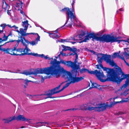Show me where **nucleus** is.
Wrapping results in <instances>:
<instances>
[{
	"label": "nucleus",
	"mask_w": 129,
	"mask_h": 129,
	"mask_svg": "<svg viewBox=\"0 0 129 129\" xmlns=\"http://www.w3.org/2000/svg\"><path fill=\"white\" fill-rule=\"evenodd\" d=\"M61 63L69 67H71L74 71H76V74L77 70L79 71V70H80V72L81 73L88 72V70L85 68L80 69L79 65H77L75 63L71 61H66L62 59H60V61H58L56 62L52 61V64L53 65V67H52L51 70L50 68H48L47 70L48 71L47 73L48 74L51 73L52 75L55 77L58 76L60 74L62 73V77L69 81V82L67 83L60 90H57L64 82L61 83L58 87L48 91L45 94L33 95V98L36 99L34 100H38L48 98H53V97H52V95L62 91L68 87L70 84L78 82L84 79V77H76V75L75 77L73 76L72 74L70 72L67 71L63 67L60 66V64Z\"/></svg>",
	"instance_id": "nucleus-1"
},
{
	"label": "nucleus",
	"mask_w": 129,
	"mask_h": 129,
	"mask_svg": "<svg viewBox=\"0 0 129 129\" xmlns=\"http://www.w3.org/2000/svg\"><path fill=\"white\" fill-rule=\"evenodd\" d=\"M104 70L107 73V81H111L119 83L122 80L128 77L125 83L120 87L118 90V91L124 90V89L129 85V74H125L122 71L121 68L118 66H116L112 69L104 68Z\"/></svg>",
	"instance_id": "nucleus-2"
},
{
	"label": "nucleus",
	"mask_w": 129,
	"mask_h": 129,
	"mask_svg": "<svg viewBox=\"0 0 129 129\" xmlns=\"http://www.w3.org/2000/svg\"><path fill=\"white\" fill-rule=\"evenodd\" d=\"M57 61L56 59H55L51 61L50 62V64H51V66L50 67H48L47 68H41L40 69H39L37 70H34L33 71H24L23 72H21L20 71H18L17 73H22L23 74H24L26 75H29L31 74H34L35 76H36L37 74H45L47 75H50V76H44V77H43V76L41 75L40 76V77L41 78V81L42 82H43L45 79H47V78H51V75H52L54 77H59L60 75L61 74H60L57 77L55 76L54 75L52 74L51 73L49 74H48L47 73V72L48 71L47 70L48 68H50L51 70L52 69V67H53V65L52 64V61H54V62H56V61Z\"/></svg>",
	"instance_id": "nucleus-3"
},
{
	"label": "nucleus",
	"mask_w": 129,
	"mask_h": 129,
	"mask_svg": "<svg viewBox=\"0 0 129 129\" xmlns=\"http://www.w3.org/2000/svg\"><path fill=\"white\" fill-rule=\"evenodd\" d=\"M61 11L62 12L65 13L66 14L67 20L64 24L61 26L62 28L64 26L69 27L71 28L72 25L74 24L73 21L75 20L77 22V25L80 24V22L76 19L74 13V10H73L71 11L68 8H64L62 9Z\"/></svg>",
	"instance_id": "nucleus-4"
},
{
	"label": "nucleus",
	"mask_w": 129,
	"mask_h": 129,
	"mask_svg": "<svg viewBox=\"0 0 129 129\" xmlns=\"http://www.w3.org/2000/svg\"><path fill=\"white\" fill-rule=\"evenodd\" d=\"M90 103L84 104L79 106V108H73L70 110H88L92 111L94 110L95 111H102L105 109L106 108L108 107V105L104 103L99 104H95V103L93 104V105H96L97 106L95 107H91L90 105Z\"/></svg>",
	"instance_id": "nucleus-5"
},
{
	"label": "nucleus",
	"mask_w": 129,
	"mask_h": 129,
	"mask_svg": "<svg viewBox=\"0 0 129 129\" xmlns=\"http://www.w3.org/2000/svg\"><path fill=\"white\" fill-rule=\"evenodd\" d=\"M97 61L99 64L96 65L98 69L100 67L103 69V71H106L104 70V68H108L110 69H112L106 67H104L102 64V63L103 59H104L107 62V63H109L110 65L112 66H115V68L116 66H117V64L115 63L113 60H111V56L110 55H107L101 53H98L97 55Z\"/></svg>",
	"instance_id": "nucleus-6"
},
{
	"label": "nucleus",
	"mask_w": 129,
	"mask_h": 129,
	"mask_svg": "<svg viewBox=\"0 0 129 129\" xmlns=\"http://www.w3.org/2000/svg\"><path fill=\"white\" fill-rule=\"evenodd\" d=\"M20 40L18 39V40H14L10 41L11 42H14L15 43H16V44L15 45V47L17 46L20 42H21L22 44H23V46H25V48L24 49H18L16 50L17 52H23L24 53H21L20 54H18V55L20 56H23L26 55H31V53L29 52L30 51V49L27 47V45L29 44V42L27 40H26L25 38H22L21 37H20Z\"/></svg>",
	"instance_id": "nucleus-7"
},
{
	"label": "nucleus",
	"mask_w": 129,
	"mask_h": 129,
	"mask_svg": "<svg viewBox=\"0 0 129 129\" xmlns=\"http://www.w3.org/2000/svg\"><path fill=\"white\" fill-rule=\"evenodd\" d=\"M119 39L118 37H114L113 36H111L110 35H107L99 37V41L100 42L107 43L110 42L111 43L117 42L118 43H120L121 42L123 41L127 43L129 45V42L123 40H119Z\"/></svg>",
	"instance_id": "nucleus-8"
},
{
	"label": "nucleus",
	"mask_w": 129,
	"mask_h": 129,
	"mask_svg": "<svg viewBox=\"0 0 129 129\" xmlns=\"http://www.w3.org/2000/svg\"><path fill=\"white\" fill-rule=\"evenodd\" d=\"M87 72L91 74H95L98 79L102 82H104L107 81L106 76L104 75L101 70L99 71L97 70L90 71L88 70Z\"/></svg>",
	"instance_id": "nucleus-9"
},
{
	"label": "nucleus",
	"mask_w": 129,
	"mask_h": 129,
	"mask_svg": "<svg viewBox=\"0 0 129 129\" xmlns=\"http://www.w3.org/2000/svg\"><path fill=\"white\" fill-rule=\"evenodd\" d=\"M98 34H95L93 33H90L88 34L85 37V39L82 41L80 42V43L83 42H86L87 40L92 38L93 39H95L97 41H99V37H97Z\"/></svg>",
	"instance_id": "nucleus-10"
},
{
	"label": "nucleus",
	"mask_w": 129,
	"mask_h": 129,
	"mask_svg": "<svg viewBox=\"0 0 129 129\" xmlns=\"http://www.w3.org/2000/svg\"><path fill=\"white\" fill-rule=\"evenodd\" d=\"M14 120H17L18 121L22 120L23 121H25L26 120L23 115H19L16 117L15 116H13L12 117H10L9 118L4 119L5 120V123H8Z\"/></svg>",
	"instance_id": "nucleus-11"
},
{
	"label": "nucleus",
	"mask_w": 129,
	"mask_h": 129,
	"mask_svg": "<svg viewBox=\"0 0 129 129\" xmlns=\"http://www.w3.org/2000/svg\"><path fill=\"white\" fill-rule=\"evenodd\" d=\"M27 29H25L24 28L23 29L22 28H20L19 29V30H17L16 31L17 32L18 34H20L21 36H19L18 38L19 40H20V37H21L22 38H24V37H22L26 36L30 34H32L33 33H26V31Z\"/></svg>",
	"instance_id": "nucleus-12"
},
{
	"label": "nucleus",
	"mask_w": 129,
	"mask_h": 129,
	"mask_svg": "<svg viewBox=\"0 0 129 129\" xmlns=\"http://www.w3.org/2000/svg\"><path fill=\"white\" fill-rule=\"evenodd\" d=\"M58 29H57L55 31H53L52 33H49V36L51 38L53 39H57L58 38L60 37V34L58 33Z\"/></svg>",
	"instance_id": "nucleus-13"
},
{
	"label": "nucleus",
	"mask_w": 129,
	"mask_h": 129,
	"mask_svg": "<svg viewBox=\"0 0 129 129\" xmlns=\"http://www.w3.org/2000/svg\"><path fill=\"white\" fill-rule=\"evenodd\" d=\"M2 6L3 9H4L5 11H6L7 10V13L8 15H10L11 13L10 12L11 11V9H9V8H10L9 5L7 4L4 1H3L2 2Z\"/></svg>",
	"instance_id": "nucleus-14"
},
{
	"label": "nucleus",
	"mask_w": 129,
	"mask_h": 129,
	"mask_svg": "<svg viewBox=\"0 0 129 129\" xmlns=\"http://www.w3.org/2000/svg\"><path fill=\"white\" fill-rule=\"evenodd\" d=\"M118 98V96H117L116 97H115L114 98H111L110 99V101H111V100H113V103H111V105H114L117 104V103H122L125 102H127L129 101V96L126 98V99H125V100H122V101H120L119 102H115L114 101V100L117 98Z\"/></svg>",
	"instance_id": "nucleus-15"
},
{
	"label": "nucleus",
	"mask_w": 129,
	"mask_h": 129,
	"mask_svg": "<svg viewBox=\"0 0 129 129\" xmlns=\"http://www.w3.org/2000/svg\"><path fill=\"white\" fill-rule=\"evenodd\" d=\"M84 34H82L77 35L74 37H71V39L73 41H78L82 40L84 36Z\"/></svg>",
	"instance_id": "nucleus-16"
},
{
	"label": "nucleus",
	"mask_w": 129,
	"mask_h": 129,
	"mask_svg": "<svg viewBox=\"0 0 129 129\" xmlns=\"http://www.w3.org/2000/svg\"><path fill=\"white\" fill-rule=\"evenodd\" d=\"M10 42H11L10 41V42H7L1 45H0V50H1V51H2L4 52V53H8V54L10 53L9 52H10L11 51V49H10V48H1L2 46L3 45H4L5 44H6L7 43H8Z\"/></svg>",
	"instance_id": "nucleus-17"
},
{
	"label": "nucleus",
	"mask_w": 129,
	"mask_h": 129,
	"mask_svg": "<svg viewBox=\"0 0 129 129\" xmlns=\"http://www.w3.org/2000/svg\"><path fill=\"white\" fill-rule=\"evenodd\" d=\"M72 40L71 39V38L70 39H60V40H57L56 41L57 43L58 42H59L64 43L65 42H70L72 44H74L76 43V42H73L71 41Z\"/></svg>",
	"instance_id": "nucleus-18"
},
{
	"label": "nucleus",
	"mask_w": 129,
	"mask_h": 129,
	"mask_svg": "<svg viewBox=\"0 0 129 129\" xmlns=\"http://www.w3.org/2000/svg\"><path fill=\"white\" fill-rule=\"evenodd\" d=\"M23 3L19 1H17L16 2V6L18 8V10L22 9Z\"/></svg>",
	"instance_id": "nucleus-19"
},
{
	"label": "nucleus",
	"mask_w": 129,
	"mask_h": 129,
	"mask_svg": "<svg viewBox=\"0 0 129 129\" xmlns=\"http://www.w3.org/2000/svg\"><path fill=\"white\" fill-rule=\"evenodd\" d=\"M28 23V21L27 20H26L25 21H23L22 22V25L25 29H27L29 24Z\"/></svg>",
	"instance_id": "nucleus-20"
},
{
	"label": "nucleus",
	"mask_w": 129,
	"mask_h": 129,
	"mask_svg": "<svg viewBox=\"0 0 129 129\" xmlns=\"http://www.w3.org/2000/svg\"><path fill=\"white\" fill-rule=\"evenodd\" d=\"M47 124V123L46 122H40L37 123L34 125V126L36 127H38L39 126H40L43 125H46V124Z\"/></svg>",
	"instance_id": "nucleus-21"
},
{
	"label": "nucleus",
	"mask_w": 129,
	"mask_h": 129,
	"mask_svg": "<svg viewBox=\"0 0 129 129\" xmlns=\"http://www.w3.org/2000/svg\"><path fill=\"white\" fill-rule=\"evenodd\" d=\"M129 93V88L128 89L125 90L123 92L121 93L120 95L122 96H126Z\"/></svg>",
	"instance_id": "nucleus-22"
},
{
	"label": "nucleus",
	"mask_w": 129,
	"mask_h": 129,
	"mask_svg": "<svg viewBox=\"0 0 129 129\" xmlns=\"http://www.w3.org/2000/svg\"><path fill=\"white\" fill-rule=\"evenodd\" d=\"M23 81L25 84L24 85V87L25 88H26V86H27L28 85L27 83L29 82H31L35 83L36 82H34L32 81H31L30 80H23Z\"/></svg>",
	"instance_id": "nucleus-23"
},
{
	"label": "nucleus",
	"mask_w": 129,
	"mask_h": 129,
	"mask_svg": "<svg viewBox=\"0 0 129 129\" xmlns=\"http://www.w3.org/2000/svg\"><path fill=\"white\" fill-rule=\"evenodd\" d=\"M31 55L34 56L41 57L44 58V55L43 54H38L37 53H31Z\"/></svg>",
	"instance_id": "nucleus-24"
},
{
	"label": "nucleus",
	"mask_w": 129,
	"mask_h": 129,
	"mask_svg": "<svg viewBox=\"0 0 129 129\" xmlns=\"http://www.w3.org/2000/svg\"><path fill=\"white\" fill-rule=\"evenodd\" d=\"M100 86V85L96 83H92L91 85L92 87H90L89 89H90L92 88H97Z\"/></svg>",
	"instance_id": "nucleus-25"
},
{
	"label": "nucleus",
	"mask_w": 129,
	"mask_h": 129,
	"mask_svg": "<svg viewBox=\"0 0 129 129\" xmlns=\"http://www.w3.org/2000/svg\"><path fill=\"white\" fill-rule=\"evenodd\" d=\"M61 46L63 48V49H62V51L64 50L65 51H66L68 50H70L71 48L69 47L63 45H61Z\"/></svg>",
	"instance_id": "nucleus-26"
},
{
	"label": "nucleus",
	"mask_w": 129,
	"mask_h": 129,
	"mask_svg": "<svg viewBox=\"0 0 129 129\" xmlns=\"http://www.w3.org/2000/svg\"><path fill=\"white\" fill-rule=\"evenodd\" d=\"M16 47H15L14 48V49H13V50H12L11 49V51H10V52H11V53H10L9 54L12 55H19L18 54H15L14 52V51L16 50Z\"/></svg>",
	"instance_id": "nucleus-27"
},
{
	"label": "nucleus",
	"mask_w": 129,
	"mask_h": 129,
	"mask_svg": "<svg viewBox=\"0 0 129 129\" xmlns=\"http://www.w3.org/2000/svg\"><path fill=\"white\" fill-rule=\"evenodd\" d=\"M77 49L76 48H74L73 50H72V51L73 52V53L72 55L76 54V59L77 60L78 59V56L77 54L76 53Z\"/></svg>",
	"instance_id": "nucleus-28"
},
{
	"label": "nucleus",
	"mask_w": 129,
	"mask_h": 129,
	"mask_svg": "<svg viewBox=\"0 0 129 129\" xmlns=\"http://www.w3.org/2000/svg\"><path fill=\"white\" fill-rule=\"evenodd\" d=\"M123 55L126 59H128L129 57V51L127 50V52H125Z\"/></svg>",
	"instance_id": "nucleus-29"
},
{
	"label": "nucleus",
	"mask_w": 129,
	"mask_h": 129,
	"mask_svg": "<svg viewBox=\"0 0 129 129\" xmlns=\"http://www.w3.org/2000/svg\"><path fill=\"white\" fill-rule=\"evenodd\" d=\"M8 38V36L7 37L5 36L4 35V36L3 38V40L1 38H0V43H1L2 41H6Z\"/></svg>",
	"instance_id": "nucleus-30"
},
{
	"label": "nucleus",
	"mask_w": 129,
	"mask_h": 129,
	"mask_svg": "<svg viewBox=\"0 0 129 129\" xmlns=\"http://www.w3.org/2000/svg\"><path fill=\"white\" fill-rule=\"evenodd\" d=\"M33 34V35H35L37 36H38V37L37 38H36V40L35 41L36 42H37V43L38 42V41H40V36L37 33H33V34Z\"/></svg>",
	"instance_id": "nucleus-31"
},
{
	"label": "nucleus",
	"mask_w": 129,
	"mask_h": 129,
	"mask_svg": "<svg viewBox=\"0 0 129 129\" xmlns=\"http://www.w3.org/2000/svg\"><path fill=\"white\" fill-rule=\"evenodd\" d=\"M119 55V54L117 53H115L112 55V58H116Z\"/></svg>",
	"instance_id": "nucleus-32"
},
{
	"label": "nucleus",
	"mask_w": 129,
	"mask_h": 129,
	"mask_svg": "<svg viewBox=\"0 0 129 129\" xmlns=\"http://www.w3.org/2000/svg\"><path fill=\"white\" fill-rule=\"evenodd\" d=\"M29 42V44L30 43L31 45L33 46L36 45L38 43L37 42H36V41H32L31 42Z\"/></svg>",
	"instance_id": "nucleus-33"
},
{
	"label": "nucleus",
	"mask_w": 129,
	"mask_h": 129,
	"mask_svg": "<svg viewBox=\"0 0 129 129\" xmlns=\"http://www.w3.org/2000/svg\"><path fill=\"white\" fill-rule=\"evenodd\" d=\"M60 55H62V56H66L68 55H67L65 53H63L62 52V51H61L60 52V54H59L58 56V57H59L60 56Z\"/></svg>",
	"instance_id": "nucleus-34"
},
{
	"label": "nucleus",
	"mask_w": 129,
	"mask_h": 129,
	"mask_svg": "<svg viewBox=\"0 0 129 129\" xmlns=\"http://www.w3.org/2000/svg\"><path fill=\"white\" fill-rule=\"evenodd\" d=\"M44 58L46 59H48L49 60H50L51 59H53V58H50L49 57L48 55L46 56H44Z\"/></svg>",
	"instance_id": "nucleus-35"
},
{
	"label": "nucleus",
	"mask_w": 129,
	"mask_h": 129,
	"mask_svg": "<svg viewBox=\"0 0 129 129\" xmlns=\"http://www.w3.org/2000/svg\"><path fill=\"white\" fill-rule=\"evenodd\" d=\"M12 28H13V29H15V30H16V31L17 30H18V27H16L15 25H13L12 26Z\"/></svg>",
	"instance_id": "nucleus-36"
},
{
	"label": "nucleus",
	"mask_w": 129,
	"mask_h": 129,
	"mask_svg": "<svg viewBox=\"0 0 129 129\" xmlns=\"http://www.w3.org/2000/svg\"><path fill=\"white\" fill-rule=\"evenodd\" d=\"M119 57L120 58H121L122 60H123L124 61H125L124 59V57L122 55H119Z\"/></svg>",
	"instance_id": "nucleus-37"
},
{
	"label": "nucleus",
	"mask_w": 129,
	"mask_h": 129,
	"mask_svg": "<svg viewBox=\"0 0 129 129\" xmlns=\"http://www.w3.org/2000/svg\"><path fill=\"white\" fill-rule=\"evenodd\" d=\"M6 26V25L5 24H1L0 26L3 27V29H4L5 28V26Z\"/></svg>",
	"instance_id": "nucleus-38"
},
{
	"label": "nucleus",
	"mask_w": 129,
	"mask_h": 129,
	"mask_svg": "<svg viewBox=\"0 0 129 129\" xmlns=\"http://www.w3.org/2000/svg\"><path fill=\"white\" fill-rule=\"evenodd\" d=\"M72 2H72V8L73 7V5L74 4V3H75V0H72Z\"/></svg>",
	"instance_id": "nucleus-39"
},
{
	"label": "nucleus",
	"mask_w": 129,
	"mask_h": 129,
	"mask_svg": "<svg viewBox=\"0 0 129 129\" xmlns=\"http://www.w3.org/2000/svg\"><path fill=\"white\" fill-rule=\"evenodd\" d=\"M124 62L129 67V64L127 63L125 61H124Z\"/></svg>",
	"instance_id": "nucleus-40"
},
{
	"label": "nucleus",
	"mask_w": 129,
	"mask_h": 129,
	"mask_svg": "<svg viewBox=\"0 0 129 129\" xmlns=\"http://www.w3.org/2000/svg\"><path fill=\"white\" fill-rule=\"evenodd\" d=\"M8 25L9 27H10L11 28H12V26H11V25Z\"/></svg>",
	"instance_id": "nucleus-41"
},
{
	"label": "nucleus",
	"mask_w": 129,
	"mask_h": 129,
	"mask_svg": "<svg viewBox=\"0 0 129 129\" xmlns=\"http://www.w3.org/2000/svg\"><path fill=\"white\" fill-rule=\"evenodd\" d=\"M123 10V9L122 8H121L119 10V11H122Z\"/></svg>",
	"instance_id": "nucleus-42"
},
{
	"label": "nucleus",
	"mask_w": 129,
	"mask_h": 129,
	"mask_svg": "<svg viewBox=\"0 0 129 129\" xmlns=\"http://www.w3.org/2000/svg\"><path fill=\"white\" fill-rule=\"evenodd\" d=\"M91 52L93 53L94 54L95 53V52L94 51H91Z\"/></svg>",
	"instance_id": "nucleus-43"
},
{
	"label": "nucleus",
	"mask_w": 129,
	"mask_h": 129,
	"mask_svg": "<svg viewBox=\"0 0 129 129\" xmlns=\"http://www.w3.org/2000/svg\"><path fill=\"white\" fill-rule=\"evenodd\" d=\"M2 31H3L2 30H0V33H1Z\"/></svg>",
	"instance_id": "nucleus-44"
},
{
	"label": "nucleus",
	"mask_w": 129,
	"mask_h": 129,
	"mask_svg": "<svg viewBox=\"0 0 129 129\" xmlns=\"http://www.w3.org/2000/svg\"><path fill=\"white\" fill-rule=\"evenodd\" d=\"M24 126H22L21 127V128H24Z\"/></svg>",
	"instance_id": "nucleus-45"
},
{
	"label": "nucleus",
	"mask_w": 129,
	"mask_h": 129,
	"mask_svg": "<svg viewBox=\"0 0 129 129\" xmlns=\"http://www.w3.org/2000/svg\"><path fill=\"white\" fill-rule=\"evenodd\" d=\"M21 14H23V12H21Z\"/></svg>",
	"instance_id": "nucleus-46"
},
{
	"label": "nucleus",
	"mask_w": 129,
	"mask_h": 129,
	"mask_svg": "<svg viewBox=\"0 0 129 129\" xmlns=\"http://www.w3.org/2000/svg\"><path fill=\"white\" fill-rule=\"evenodd\" d=\"M56 57V59H57V58H58L57 57Z\"/></svg>",
	"instance_id": "nucleus-47"
},
{
	"label": "nucleus",
	"mask_w": 129,
	"mask_h": 129,
	"mask_svg": "<svg viewBox=\"0 0 129 129\" xmlns=\"http://www.w3.org/2000/svg\"><path fill=\"white\" fill-rule=\"evenodd\" d=\"M118 12V11H117V12Z\"/></svg>",
	"instance_id": "nucleus-48"
},
{
	"label": "nucleus",
	"mask_w": 129,
	"mask_h": 129,
	"mask_svg": "<svg viewBox=\"0 0 129 129\" xmlns=\"http://www.w3.org/2000/svg\"><path fill=\"white\" fill-rule=\"evenodd\" d=\"M60 48H59V50H60Z\"/></svg>",
	"instance_id": "nucleus-49"
},
{
	"label": "nucleus",
	"mask_w": 129,
	"mask_h": 129,
	"mask_svg": "<svg viewBox=\"0 0 129 129\" xmlns=\"http://www.w3.org/2000/svg\"><path fill=\"white\" fill-rule=\"evenodd\" d=\"M102 1H103V0H102Z\"/></svg>",
	"instance_id": "nucleus-50"
},
{
	"label": "nucleus",
	"mask_w": 129,
	"mask_h": 129,
	"mask_svg": "<svg viewBox=\"0 0 129 129\" xmlns=\"http://www.w3.org/2000/svg\"><path fill=\"white\" fill-rule=\"evenodd\" d=\"M96 129V128H95V129Z\"/></svg>",
	"instance_id": "nucleus-51"
}]
</instances>
